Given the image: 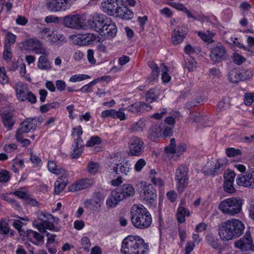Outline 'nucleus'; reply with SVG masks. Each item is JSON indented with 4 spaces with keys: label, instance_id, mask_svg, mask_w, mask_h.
Masks as SVG:
<instances>
[{
    "label": "nucleus",
    "instance_id": "4be33fe9",
    "mask_svg": "<svg viewBox=\"0 0 254 254\" xmlns=\"http://www.w3.org/2000/svg\"><path fill=\"white\" fill-rule=\"evenodd\" d=\"M144 105H145V102H136L127 106V108H123V110H126L133 114L139 115L144 112V109L143 108Z\"/></svg>",
    "mask_w": 254,
    "mask_h": 254
},
{
    "label": "nucleus",
    "instance_id": "aec40b11",
    "mask_svg": "<svg viewBox=\"0 0 254 254\" xmlns=\"http://www.w3.org/2000/svg\"><path fill=\"white\" fill-rule=\"evenodd\" d=\"M93 185V181L89 179H81L75 182V183L69 188L71 191L80 190L86 189Z\"/></svg>",
    "mask_w": 254,
    "mask_h": 254
},
{
    "label": "nucleus",
    "instance_id": "f03ea898",
    "mask_svg": "<svg viewBox=\"0 0 254 254\" xmlns=\"http://www.w3.org/2000/svg\"><path fill=\"white\" fill-rule=\"evenodd\" d=\"M149 251L148 243L143 239L136 235H129L122 243L121 249L123 254H147Z\"/></svg>",
    "mask_w": 254,
    "mask_h": 254
},
{
    "label": "nucleus",
    "instance_id": "603ef678",
    "mask_svg": "<svg viewBox=\"0 0 254 254\" xmlns=\"http://www.w3.org/2000/svg\"><path fill=\"white\" fill-rule=\"evenodd\" d=\"M45 223V221H41L40 223H38L36 220L33 221V224L40 232L45 233L46 232Z\"/></svg>",
    "mask_w": 254,
    "mask_h": 254
},
{
    "label": "nucleus",
    "instance_id": "680f3d73",
    "mask_svg": "<svg viewBox=\"0 0 254 254\" xmlns=\"http://www.w3.org/2000/svg\"><path fill=\"white\" fill-rule=\"evenodd\" d=\"M72 147L73 148V149H79L81 148L84 149V145L81 137H79L78 138L74 139Z\"/></svg>",
    "mask_w": 254,
    "mask_h": 254
},
{
    "label": "nucleus",
    "instance_id": "cd10ccee",
    "mask_svg": "<svg viewBox=\"0 0 254 254\" xmlns=\"http://www.w3.org/2000/svg\"><path fill=\"white\" fill-rule=\"evenodd\" d=\"M26 235L27 239L34 244H36V242H42L44 239L43 235L32 230H27L26 232Z\"/></svg>",
    "mask_w": 254,
    "mask_h": 254
},
{
    "label": "nucleus",
    "instance_id": "e2e57ef3",
    "mask_svg": "<svg viewBox=\"0 0 254 254\" xmlns=\"http://www.w3.org/2000/svg\"><path fill=\"white\" fill-rule=\"evenodd\" d=\"M162 136L168 137L172 135L173 130L172 127L168 126H163V127H162Z\"/></svg>",
    "mask_w": 254,
    "mask_h": 254
},
{
    "label": "nucleus",
    "instance_id": "f257e3e1",
    "mask_svg": "<svg viewBox=\"0 0 254 254\" xmlns=\"http://www.w3.org/2000/svg\"><path fill=\"white\" fill-rule=\"evenodd\" d=\"M245 228V225L242 221L233 218L221 223L219 226L218 234L222 241H229L241 236Z\"/></svg>",
    "mask_w": 254,
    "mask_h": 254
},
{
    "label": "nucleus",
    "instance_id": "2f4dec72",
    "mask_svg": "<svg viewBox=\"0 0 254 254\" xmlns=\"http://www.w3.org/2000/svg\"><path fill=\"white\" fill-rule=\"evenodd\" d=\"M37 66L42 70H49L52 68L50 62L45 56H41L39 57Z\"/></svg>",
    "mask_w": 254,
    "mask_h": 254
},
{
    "label": "nucleus",
    "instance_id": "7ed1b4c3",
    "mask_svg": "<svg viewBox=\"0 0 254 254\" xmlns=\"http://www.w3.org/2000/svg\"><path fill=\"white\" fill-rule=\"evenodd\" d=\"M130 219L133 225L140 229L148 228L152 223V217L142 205L134 204L130 211Z\"/></svg>",
    "mask_w": 254,
    "mask_h": 254
},
{
    "label": "nucleus",
    "instance_id": "bb28decb",
    "mask_svg": "<svg viewBox=\"0 0 254 254\" xmlns=\"http://www.w3.org/2000/svg\"><path fill=\"white\" fill-rule=\"evenodd\" d=\"M146 127V120L143 118L133 123L128 128L130 132L137 133L142 132Z\"/></svg>",
    "mask_w": 254,
    "mask_h": 254
},
{
    "label": "nucleus",
    "instance_id": "9b49d317",
    "mask_svg": "<svg viewBox=\"0 0 254 254\" xmlns=\"http://www.w3.org/2000/svg\"><path fill=\"white\" fill-rule=\"evenodd\" d=\"M234 246L236 248L243 251H254V246L250 232H247L243 238L235 243Z\"/></svg>",
    "mask_w": 254,
    "mask_h": 254
},
{
    "label": "nucleus",
    "instance_id": "20e7f679",
    "mask_svg": "<svg viewBox=\"0 0 254 254\" xmlns=\"http://www.w3.org/2000/svg\"><path fill=\"white\" fill-rule=\"evenodd\" d=\"M243 200L239 197H232L222 201L219 209L224 214L234 216L242 211Z\"/></svg>",
    "mask_w": 254,
    "mask_h": 254
},
{
    "label": "nucleus",
    "instance_id": "1a4fd4ad",
    "mask_svg": "<svg viewBox=\"0 0 254 254\" xmlns=\"http://www.w3.org/2000/svg\"><path fill=\"white\" fill-rule=\"evenodd\" d=\"M76 0H48L47 8L52 11L65 10L73 4Z\"/></svg>",
    "mask_w": 254,
    "mask_h": 254
},
{
    "label": "nucleus",
    "instance_id": "5fc2aeb1",
    "mask_svg": "<svg viewBox=\"0 0 254 254\" xmlns=\"http://www.w3.org/2000/svg\"><path fill=\"white\" fill-rule=\"evenodd\" d=\"M89 78V76L86 74L73 75L69 79V81L72 82H75L86 79Z\"/></svg>",
    "mask_w": 254,
    "mask_h": 254
},
{
    "label": "nucleus",
    "instance_id": "37998d69",
    "mask_svg": "<svg viewBox=\"0 0 254 254\" xmlns=\"http://www.w3.org/2000/svg\"><path fill=\"white\" fill-rule=\"evenodd\" d=\"M120 169V175H122V176H127L131 170V165L127 162H122Z\"/></svg>",
    "mask_w": 254,
    "mask_h": 254
},
{
    "label": "nucleus",
    "instance_id": "3c124183",
    "mask_svg": "<svg viewBox=\"0 0 254 254\" xmlns=\"http://www.w3.org/2000/svg\"><path fill=\"white\" fill-rule=\"evenodd\" d=\"M121 165H122V162L114 161L111 163L109 166L112 172H114L116 174L120 175Z\"/></svg>",
    "mask_w": 254,
    "mask_h": 254
},
{
    "label": "nucleus",
    "instance_id": "c85d7f7f",
    "mask_svg": "<svg viewBox=\"0 0 254 254\" xmlns=\"http://www.w3.org/2000/svg\"><path fill=\"white\" fill-rule=\"evenodd\" d=\"M118 196L119 195L117 194L115 190L111 192V195L108 197L106 201V204L108 207L110 208L115 207L119 202L122 200Z\"/></svg>",
    "mask_w": 254,
    "mask_h": 254
},
{
    "label": "nucleus",
    "instance_id": "338daca9",
    "mask_svg": "<svg viewBox=\"0 0 254 254\" xmlns=\"http://www.w3.org/2000/svg\"><path fill=\"white\" fill-rule=\"evenodd\" d=\"M83 131L82 129V127L81 126H78L76 127H74L72 128V131L71 134V135L72 137H75L77 136V138L79 137H81V135L82 134Z\"/></svg>",
    "mask_w": 254,
    "mask_h": 254
},
{
    "label": "nucleus",
    "instance_id": "6e6552de",
    "mask_svg": "<svg viewBox=\"0 0 254 254\" xmlns=\"http://www.w3.org/2000/svg\"><path fill=\"white\" fill-rule=\"evenodd\" d=\"M123 3V0H103L101 6L104 12L109 15L114 16Z\"/></svg>",
    "mask_w": 254,
    "mask_h": 254
},
{
    "label": "nucleus",
    "instance_id": "c9c22d12",
    "mask_svg": "<svg viewBox=\"0 0 254 254\" xmlns=\"http://www.w3.org/2000/svg\"><path fill=\"white\" fill-rule=\"evenodd\" d=\"M185 67L187 68L189 71H193L196 67V62L191 57L188 56L185 58Z\"/></svg>",
    "mask_w": 254,
    "mask_h": 254
},
{
    "label": "nucleus",
    "instance_id": "473e14b6",
    "mask_svg": "<svg viewBox=\"0 0 254 254\" xmlns=\"http://www.w3.org/2000/svg\"><path fill=\"white\" fill-rule=\"evenodd\" d=\"M190 215V211L184 207L180 206L177 210V218L178 222L183 223L185 222L186 216H189Z\"/></svg>",
    "mask_w": 254,
    "mask_h": 254
},
{
    "label": "nucleus",
    "instance_id": "a878e982",
    "mask_svg": "<svg viewBox=\"0 0 254 254\" xmlns=\"http://www.w3.org/2000/svg\"><path fill=\"white\" fill-rule=\"evenodd\" d=\"M104 197L100 192H96L94 193L93 198L90 200H86L85 202L92 204L96 208L101 207L103 203Z\"/></svg>",
    "mask_w": 254,
    "mask_h": 254
},
{
    "label": "nucleus",
    "instance_id": "a19ab883",
    "mask_svg": "<svg viewBox=\"0 0 254 254\" xmlns=\"http://www.w3.org/2000/svg\"><path fill=\"white\" fill-rule=\"evenodd\" d=\"M198 35L201 38L203 41L205 42H207L210 43H211L213 42L212 37L214 35L209 31H207V33L199 31L198 32Z\"/></svg>",
    "mask_w": 254,
    "mask_h": 254
},
{
    "label": "nucleus",
    "instance_id": "c756f323",
    "mask_svg": "<svg viewBox=\"0 0 254 254\" xmlns=\"http://www.w3.org/2000/svg\"><path fill=\"white\" fill-rule=\"evenodd\" d=\"M226 163L225 160H217L215 165L210 169V174L213 176H215L217 174L219 173L221 171L223 170L226 166Z\"/></svg>",
    "mask_w": 254,
    "mask_h": 254
},
{
    "label": "nucleus",
    "instance_id": "ddd939ff",
    "mask_svg": "<svg viewBox=\"0 0 254 254\" xmlns=\"http://www.w3.org/2000/svg\"><path fill=\"white\" fill-rule=\"evenodd\" d=\"M237 184L239 186L249 188H254V169L248 170L246 176L240 174L236 179Z\"/></svg>",
    "mask_w": 254,
    "mask_h": 254
},
{
    "label": "nucleus",
    "instance_id": "de8ad7c7",
    "mask_svg": "<svg viewBox=\"0 0 254 254\" xmlns=\"http://www.w3.org/2000/svg\"><path fill=\"white\" fill-rule=\"evenodd\" d=\"M242 81L251 78L254 75V71L251 69L240 70Z\"/></svg>",
    "mask_w": 254,
    "mask_h": 254
},
{
    "label": "nucleus",
    "instance_id": "ea45409f",
    "mask_svg": "<svg viewBox=\"0 0 254 254\" xmlns=\"http://www.w3.org/2000/svg\"><path fill=\"white\" fill-rule=\"evenodd\" d=\"M12 57L10 45L5 44L3 52V58L7 63L11 61Z\"/></svg>",
    "mask_w": 254,
    "mask_h": 254
},
{
    "label": "nucleus",
    "instance_id": "2eb2a0df",
    "mask_svg": "<svg viewBox=\"0 0 254 254\" xmlns=\"http://www.w3.org/2000/svg\"><path fill=\"white\" fill-rule=\"evenodd\" d=\"M141 187L143 189L141 191L142 197L145 199L146 201L150 202V203H153L156 200L157 197L156 190L151 184H147L146 182L141 183Z\"/></svg>",
    "mask_w": 254,
    "mask_h": 254
},
{
    "label": "nucleus",
    "instance_id": "393cba45",
    "mask_svg": "<svg viewBox=\"0 0 254 254\" xmlns=\"http://www.w3.org/2000/svg\"><path fill=\"white\" fill-rule=\"evenodd\" d=\"M17 98L21 101H24V98L28 92V88L25 83L18 82L15 87Z\"/></svg>",
    "mask_w": 254,
    "mask_h": 254
},
{
    "label": "nucleus",
    "instance_id": "09e8293b",
    "mask_svg": "<svg viewBox=\"0 0 254 254\" xmlns=\"http://www.w3.org/2000/svg\"><path fill=\"white\" fill-rule=\"evenodd\" d=\"M165 151L167 153H175L176 152H180L179 150L176 151V141L175 138H172L170 144L165 148Z\"/></svg>",
    "mask_w": 254,
    "mask_h": 254
},
{
    "label": "nucleus",
    "instance_id": "a18cd8bd",
    "mask_svg": "<svg viewBox=\"0 0 254 254\" xmlns=\"http://www.w3.org/2000/svg\"><path fill=\"white\" fill-rule=\"evenodd\" d=\"M10 232L8 224L4 220L0 221V234L7 235Z\"/></svg>",
    "mask_w": 254,
    "mask_h": 254
},
{
    "label": "nucleus",
    "instance_id": "5701e85b",
    "mask_svg": "<svg viewBox=\"0 0 254 254\" xmlns=\"http://www.w3.org/2000/svg\"><path fill=\"white\" fill-rule=\"evenodd\" d=\"M115 15L117 17L121 18L123 19H131L133 16V12L129 9L124 2L122 5L117 11Z\"/></svg>",
    "mask_w": 254,
    "mask_h": 254
},
{
    "label": "nucleus",
    "instance_id": "f3484780",
    "mask_svg": "<svg viewBox=\"0 0 254 254\" xmlns=\"http://www.w3.org/2000/svg\"><path fill=\"white\" fill-rule=\"evenodd\" d=\"M188 32V29L185 25L178 26L172 35V41L175 45L182 42Z\"/></svg>",
    "mask_w": 254,
    "mask_h": 254
},
{
    "label": "nucleus",
    "instance_id": "13d9d810",
    "mask_svg": "<svg viewBox=\"0 0 254 254\" xmlns=\"http://www.w3.org/2000/svg\"><path fill=\"white\" fill-rule=\"evenodd\" d=\"M26 45L28 47L29 50H33L36 46H40V44L38 40L35 39H30L26 42Z\"/></svg>",
    "mask_w": 254,
    "mask_h": 254
},
{
    "label": "nucleus",
    "instance_id": "72a5a7b5",
    "mask_svg": "<svg viewBox=\"0 0 254 254\" xmlns=\"http://www.w3.org/2000/svg\"><path fill=\"white\" fill-rule=\"evenodd\" d=\"M158 98L159 94L154 88L149 89L145 94V101L149 103L156 101Z\"/></svg>",
    "mask_w": 254,
    "mask_h": 254
},
{
    "label": "nucleus",
    "instance_id": "8fccbe9b",
    "mask_svg": "<svg viewBox=\"0 0 254 254\" xmlns=\"http://www.w3.org/2000/svg\"><path fill=\"white\" fill-rule=\"evenodd\" d=\"M101 142L100 137L98 136H92L90 139L87 142L86 146L87 147L92 146L95 145H98Z\"/></svg>",
    "mask_w": 254,
    "mask_h": 254
},
{
    "label": "nucleus",
    "instance_id": "0e129e2a",
    "mask_svg": "<svg viewBox=\"0 0 254 254\" xmlns=\"http://www.w3.org/2000/svg\"><path fill=\"white\" fill-rule=\"evenodd\" d=\"M146 164V162L144 159H139L135 164V170L137 172L141 171L143 167L145 166Z\"/></svg>",
    "mask_w": 254,
    "mask_h": 254
},
{
    "label": "nucleus",
    "instance_id": "774afa93",
    "mask_svg": "<svg viewBox=\"0 0 254 254\" xmlns=\"http://www.w3.org/2000/svg\"><path fill=\"white\" fill-rule=\"evenodd\" d=\"M115 110L114 109L107 110L102 112L101 116L104 118L111 117L115 119Z\"/></svg>",
    "mask_w": 254,
    "mask_h": 254
},
{
    "label": "nucleus",
    "instance_id": "a211bd4d",
    "mask_svg": "<svg viewBox=\"0 0 254 254\" xmlns=\"http://www.w3.org/2000/svg\"><path fill=\"white\" fill-rule=\"evenodd\" d=\"M115 190L122 200L128 197L132 196L135 193L134 189L130 184L122 185L116 188Z\"/></svg>",
    "mask_w": 254,
    "mask_h": 254
},
{
    "label": "nucleus",
    "instance_id": "6ab92c4d",
    "mask_svg": "<svg viewBox=\"0 0 254 254\" xmlns=\"http://www.w3.org/2000/svg\"><path fill=\"white\" fill-rule=\"evenodd\" d=\"M0 115L1 118V122L4 127L8 130L11 129L15 123L12 112L4 110L0 113Z\"/></svg>",
    "mask_w": 254,
    "mask_h": 254
},
{
    "label": "nucleus",
    "instance_id": "c03bdc74",
    "mask_svg": "<svg viewBox=\"0 0 254 254\" xmlns=\"http://www.w3.org/2000/svg\"><path fill=\"white\" fill-rule=\"evenodd\" d=\"M38 219L41 220V221H50V220H53V222H56V220L58 221L59 220V218H56L52 214H46L44 212H41L38 214Z\"/></svg>",
    "mask_w": 254,
    "mask_h": 254
},
{
    "label": "nucleus",
    "instance_id": "4468645a",
    "mask_svg": "<svg viewBox=\"0 0 254 254\" xmlns=\"http://www.w3.org/2000/svg\"><path fill=\"white\" fill-rule=\"evenodd\" d=\"M107 18L102 14L100 15L98 13H95L91 15L87 23L90 28L94 29L95 30L99 33L103 27L105 23V21H106Z\"/></svg>",
    "mask_w": 254,
    "mask_h": 254
},
{
    "label": "nucleus",
    "instance_id": "4c0bfd02",
    "mask_svg": "<svg viewBox=\"0 0 254 254\" xmlns=\"http://www.w3.org/2000/svg\"><path fill=\"white\" fill-rule=\"evenodd\" d=\"M55 30L51 29L49 28H44L40 32V36L41 38L44 39L49 42L50 39L51 38L53 34H54Z\"/></svg>",
    "mask_w": 254,
    "mask_h": 254
},
{
    "label": "nucleus",
    "instance_id": "39448f33",
    "mask_svg": "<svg viewBox=\"0 0 254 254\" xmlns=\"http://www.w3.org/2000/svg\"><path fill=\"white\" fill-rule=\"evenodd\" d=\"M189 180L188 168L184 165L179 166L175 172V181L177 190L179 193H182L187 188Z\"/></svg>",
    "mask_w": 254,
    "mask_h": 254
},
{
    "label": "nucleus",
    "instance_id": "e433bc0d",
    "mask_svg": "<svg viewBox=\"0 0 254 254\" xmlns=\"http://www.w3.org/2000/svg\"><path fill=\"white\" fill-rule=\"evenodd\" d=\"M49 170L54 174L59 175L64 172L63 168H58L56 163L53 161H49L48 163Z\"/></svg>",
    "mask_w": 254,
    "mask_h": 254
},
{
    "label": "nucleus",
    "instance_id": "4d7b16f0",
    "mask_svg": "<svg viewBox=\"0 0 254 254\" xmlns=\"http://www.w3.org/2000/svg\"><path fill=\"white\" fill-rule=\"evenodd\" d=\"M87 171L90 174H95L98 171L99 168V164L93 162H90L87 166Z\"/></svg>",
    "mask_w": 254,
    "mask_h": 254
},
{
    "label": "nucleus",
    "instance_id": "49530a36",
    "mask_svg": "<svg viewBox=\"0 0 254 254\" xmlns=\"http://www.w3.org/2000/svg\"><path fill=\"white\" fill-rule=\"evenodd\" d=\"M224 190L229 193H233L235 192V189L233 186V183L231 181H224L223 185Z\"/></svg>",
    "mask_w": 254,
    "mask_h": 254
},
{
    "label": "nucleus",
    "instance_id": "6e6d98bb",
    "mask_svg": "<svg viewBox=\"0 0 254 254\" xmlns=\"http://www.w3.org/2000/svg\"><path fill=\"white\" fill-rule=\"evenodd\" d=\"M8 82V77L6 74L4 67H0V83L4 84Z\"/></svg>",
    "mask_w": 254,
    "mask_h": 254
},
{
    "label": "nucleus",
    "instance_id": "69168bd1",
    "mask_svg": "<svg viewBox=\"0 0 254 254\" xmlns=\"http://www.w3.org/2000/svg\"><path fill=\"white\" fill-rule=\"evenodd\" d=\"M27 100L31 104H34L37 101L36 96L31 92L28 91L24 98V101Z\"/></svg>",
    "mask_w": 254,
    "mask_h": 254
},
{
    "label": "nucleus",
    "instance_id": "7c9ffc66",
    "mask_svg": "<svg viewBox=\"0 0 254 254\" xmlns=\"http://www.w3.org/2000/svg\"><path fill=\"white\" fill-rule=\"evenodd\" d=\"M228 79L233 83H237L242 81L240 69H233L228 73Z\"/></svg>",
    "mask_w": 254,
    "mask_h": 254
},
{
    "label": "nucleus",
    "instance_id": "dca6fc26",
    "mask_svg": "<svg viewBox=\"0 0 254 254\" xmlns=\"http://www.w3.org/2000/svg\"><path fill=\"white\" fill-rule=\"evenodd\" d=\"M99 33L107 38L111 39L114 37L117 34V28L114 23L110 18H107Z\"/></svg>",
    "mask_w": 254,
    "mask_h": 254
},
{
    "label": "nucleus",
    "instance_id": "9d476101",
    "mask_svg": "<svg viewBox=\"0 0 254 254\" xmlns=\"http://www.w3.org/2000/svg\"><path fill=\"white\" fill-rule=\"evenodd\" d=\"M16 133V140H21L23 137L22 134L29 132L31 130L36 129L37 126L36 120L35 118H28L24 120L21 125Z\"/></svg>",
    "mask_w": 254,
    "mask_h": 254
},
{
    "label": "nucleus",
    "instance_id": "412c9836",
    "mask_svg": "<svg viewBox=\"0 0 254 254\" xmlns=\"http://www.w3.org/2000/svg\"><path fill=\"white\" fill-rule=\"evenodd\" d=\"M67 42V39L63 34L59 33L57 31H55L53 34L51 38L50 39L49 43L51 45L57 47H60L65 44Z\"/></svg>",
    "mask_w": 254,
    "mask_h": 254
},
{
    "label": "nucleus",
    "instance_id": "f704fd0d",
    "mask_svg": "<svg viewBox=\"0 0 254 254\" xmlns=\"http://www.w3.org/2000/svg\"><path fill=\"white\" fill-rule=\"evenodd\" d=\"M206 241L213 248L219 249L220 245L218 243V240L216 239L213 234H207L206 236Z\"/></svg>",
    "mask_w": 254,
    "mask_h": 254
},
{
    "label": "nucleus",
    "instance_id": "79ce46f5",
    "mask_svg": "<svg viewBox=\"0 0 254 254\" xmlns=\"http://www.w3.org/2000/svg\"><path fill=\"white\" fill-rule=\"evenodd\" d=\"M67 183L62 179L57 181L55 183V192L56 194H59L65 187Z\"/></svg>",
    "mask_w": 254,
    "mask_h": 254
},
{
    "label": "nucleus",
    "instance_id": "052dcab7",
    "mask_svg": "<svg viewBox=\"0 0 254 254\" xmlns=\"http://www.w3.org/2000/svg\"><path fill=\"white\" fill-rule=\"evenodd\" d=\"M254 102V93H247L245 95L244 102L247 106H250Z\"/></svg>",
    "mask_w": 254,
    "mask_h": 254
},
{
    "label": "nucleus",
    "instance_id": "0eeeda50",
    "mask_svg": "<svg viewBox=\"0 0 254 254\" xmlns=\"http://www.w3.org/2000/svg\"><path fill=\"white\" fill-rule=\"evenodd\" d=\"M228 56L226 48L221 43L212 47L210 54L211 60L215 63L226 60Z\"/></svg>",
    "mask_w": 254,
    "mask_h": 254
},
{
    "label": "nucleus",
    "instance_id": "b1692460",
    "mask_svg": "<svg viewBox=\"0 0 254 254\" xmlns=\"http://www.w3.org/2000/svg\"><path fill=\"white\" fill-rule=\"evenodd\" d=\"M162 127L159 125H153L148 130V138L152 141L162 136Z\"/></svg>",
    "mask_w": 254,
    "mask_h": 254
},
{
    "label": "nucleus",
    "instance_id": "58836bf2",
    "mask_svg": "<svg viewBox=\"0 0 254 254\" xmlns=\"http://www.w3.org/2000/svg\"><path fill=\"white\" fill-rule=\"evenodd\" d=\"M60 103L57 102L46 104L41 106L40 107V110L42 113H45L51 109L58 108L60 107Z\"/></svg>",
    "mask_w": 254,
    "mask_h": 254
},
{
    "label": "nucleus",
    "instance_id": "423d86ee",
    "mask_svg": "<svg viewBox=\"0 0 254 254\" xmlns=\"http://www.w3.org/2000/svg\"><path fill=\"white\" fill-rule=\"evenodd\" d=\"M128 153L130 155L139 156L144 152L145 144L143 140L137 136H133L128 143Z\"/></svg>",
    "mask_w": 254,
    "mask_h": 254
},
{
    "label": "nucleus",
    "instance_id": "864d4df0",
    "mask_svg": "<svg viewBox=\"0 0 254 254\" xmlns=\"http://www.w3.org/2000/svg\"><path fill=\"white\" fill-rule=\"evenodd\" d=\"M226 153L229 157H235L241 154V151L234 148H228L226 150Z\"/></svg>",
    "mask_w": 254,
    "mask_h": 254
},
{
    "label": "nucleus",
    "instance_id": "f8f14e48",
    "mask_svg": "<svg viewBox=\"0 0 254 254\" xmlns=\"http://www.w3.org/2000/svg\"><path fill=\"white\" fill-rule=\"evenodd\" d=\"M63 22L65 26L72 29H79L84 26L83 19L78 14L65 16Z\"/></svg>",
    "mask_w": 254,
    "mask_h": 254
},
{
    "label": "nucleus",
    "instance_id": "bf43d9fd",
    "mask_svg": "<svg viewBox=\"0 0 254 254\" xmlns=\"http://www.w3.org/2000/svg\"><path fill=\"white\" fill-rule=\"evenodd\" d=\"M246 60V59L239 54L236 53L234 54L233 61L236 64L238 65L241 64L242 63H244Z\"/></svg>",
    "mask_w": 254,
    "mask_h": 254
}]
</instances>
